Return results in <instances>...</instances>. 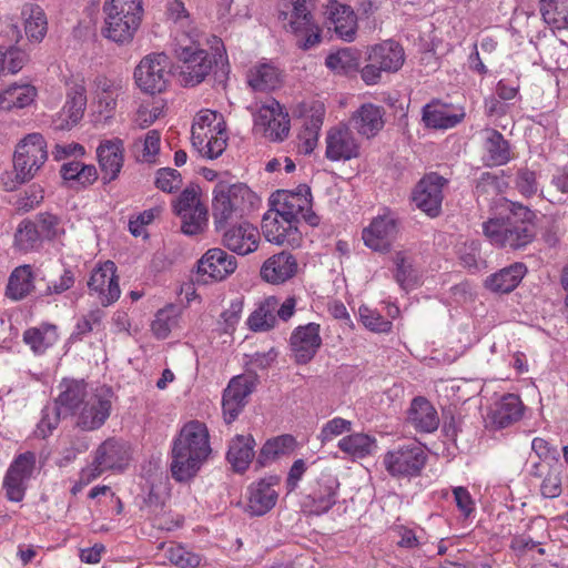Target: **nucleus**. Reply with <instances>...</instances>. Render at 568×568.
Returning <instances> with one entry per match:
<instances>
[{
	"instance_id": "obj_1",
	"label": "nucleus",
	"mask_w": 568,
	"mask_h": 568,
	"mask_svg": "<svg viewBox=\"0 0 568 568\" xmlns=\"http://www.w3.org/2000/svg\"><path fill=\"white\" fill-rule=\"evenodd\" d=\"M301 219L311 226H317L321 221L312 210L311 189L305 184L293 191L280 190L272 194L270 209L262 219V233L270 243L298 246L302 241Z\"/></svg>"
},
{
	"instance_id": "obj_2",
	"label": "nucleus",
	"mask_w": 568,
	"mask_h": 568,
	"mask_svg": "<svg viewBox=\"0 0 568 568\" xmlns=\"http://www.w3.org/2000/svg\"><path fill=\"white\" fill-rule=\"evenodd\" d=\"M212 453L207 427L200 420H190L173 439L170 470L178 483L194 478Z\"/></svg>"
},
{
	"instance_id": "obj_3",
	"label": "nucleus",
	"mask_w": 568,
	"mask_h": 568,
	"mask_svg": "<svg viewBox=\"0 0 568 568\" xmlns=\"http://www.w3.org/2000/svg\"><path fill=\"white\" fill-rule=\"evenodd\" d=\"M534 217V212L527 206L511 203L509 215L484 222L483 231L493 245L520 250L530 244L536 236Z\"/></svg>"
},
{
	"instance_id": "obj_4",
	"label": "nucleus",
	"mask_w": 568,
	"mask_h": 568,
	"mask_svg": "<svg viewBox=\"0 0 568 568\" xmlns=\"http://www.w3.org/2000/svg\"><path fill=\"white\" fill-rule=\"evenodd\" d=\"M199 37V32L191 29L175 44V57L182 63L179 80L183 87H195L203 82L211 73L213 65L224 59V54L219 49L214 54H210L200 48Z\"/></svg>"
},
{
	"instance_id": "obj_5",
	"label": "nucleus",
	"mask_w": 568,
	"mask_h": 568,
	"mask_svg": "<svg viewBox=\"0 0 568 568\" xmlns=\"http://www.w3.org/2000/svg\"><path fill=\"white\" fill-rule=\"evenodd\" d=\"M103 12V36L118 44H129L142 22V0H110L104 3Z\"/></svg>"
},
{
	"instance_id": "obj_6",
	"label": "nucleus",
	"mask_w": 568,
	"mask_h": 568,
	"mask_svg": "<svg viewBox=\"0 0 568 568\" xmlns=\"http://www.w3.org/2000/svg\"><path fill=\"white\" fill-rule=\"evenodd\" d=\"M48 159L47 143L41 133H30L17 145L13 155L14 179L2 178L6 191H13L18 185L32 180Z\"/></svg>"
},
{
	"instance_id": "obj_7",
	"label": "nucleus",
	"mask_w": 568,
	"mask_h": 568,
	"mask_svg": "<svg viewBox=\"0 0 568 568\" xmlns=\"http://www.w3.org/2000/svg\"><path fill=\"white\" fill-rule=\"evenodd\" d=\"M212 215L215 230L222 231L231 220L250 212L256 199L244 184H219L213 191Z\"/></svg>"
},
{
	"instance_id": "obj_8",
	"label": "nucleus",
	"mask_w": 568,
	"mask_h": 568,
	"mask_svg": "<svg viewBox=\"0 0 568 568\" xmlns=\"http://www.w3.org/2000/svg\"><path fill=\"white\" fill-rule=\"evenodd\" d=\"M428 456L418 443H407L388 450L383 456L386 471L394 478H415L422 475Z\"/></svg>"
},
{
	"instance_id": "obj_9",
	"label": "nucleus",
	"mask_w": 568,
	"mask_h": 568,
	"mask_svg": "<svg viewBox=\"0 0 568 568\" xmlns=\"http://www.w3.org/2000/svg\"><path fill=\"white\" fill-rule=\"evenodd\" d=\"M288 30L297 38L296 44L308 50L321 42V29L315 22V0H291Z\"/></svg>"
},
{
	"instance_id": "obj_10",
	"label": "nucleus",
	"mask_w": 568,
	"mask_h": 568,
	"mask_svg": "<svg viewBox=\"0 0 568 568\" xmlns=\"http://www.w3.org/2000/svg\"><path fill=\"white\" fill-rule=\"evenodd\" d=\"M170 62L164 53L145 55L134 71L136 85L145 93L163 92L170 80Z\"/></svg>"
},
{
	"instance_id": "obj_11",
	"label": "nucleus",
	"mask_w": 568,
	"mask_h": 568,
	"mask_svg": "<svg viewBox=\"0 0 568 568\" xmlns=\"http://www.w3.org/2000/svg\"><path fill=\"white\" fill-rule=\"evenodd\" d=\"M339 481L331 473H321L311 480L304 495L303 507L314 515L326 514L337 503Z\"/></svg>"
},
{
	"instance_id": "obj_12",
	"label": "nucleus",
	"mask_w": 568,
	"mask_h": 568,
	"mask_svg": "<svg viewBox=\"0 0 568 568\" xmlns=\"http://www.w3.org/2000/svg\"><path fill=\"white\" fill-rule=\"evenodd\" d=\"M112 390L99 387L84 400L75 413V425L81 430L93 432L101 428L110 417L112 409Z\"/></svg>"
},
{
	"instance_id": "obj_13",
	"label": "nucleus",
	"mask_w": 568,
	"mask_h": 568,
	"mask_svg": "<svg viewBox=\"0 0 568 568\" xmlns=\"http://www.w3.org/2000/svg\"><path fill=\"white\" fill-rule=\"evenodd\" d=\"M174 213L181 219V230L186 235L203 232L207 223V210L194 189H185L173 203Z\"/></svg>"
},
{
	"instance_id": "obj_14",
	"label": "nucleus",
	"mask_w": 568,
	"mask_h": 568,
	"mask_svg": "<svg viewBox=\"0 0 568 568\" xmlns=\"http://www.w3.org/2000/svg\"><path fill=\"white\" fill-rule=\"evenodd\" d=\"M254 124L273 142L286 139L291 129L288 113L275 99H270L260 106L254 115Z\"/></svg>"
},
{
	"instance_id": "obj_15",
	"label": "nucleus",
	"mask_w": 568,
	"mask_h": 568,
	"mask_svg": "<svg viewBox=\"0 0 568 568\" xmlns=\"http://www.w3.org/2000/svg\"><path fill=\"white\" fill-rule=\"evenodd\" d=\"M34 467L36 454L32 452L18 455L11 463L3 478V489L10 501L19 503L24 498Z\"/></svg>"
},
{
	"instance_id": "obj_16",
	"label": "nucleus",
	"mask_w": 568,
	"mask_h": 568,
	"mask_svg": "<svg viewBox=\"0 0 568 568\" xmlns=\"http://www.w3.org/2000/svg\"><path fill=\"white\" fill-rule=\"evenodd\" d=\"M85 108L87 89L83 81L71 82L68 84L64 105L52 120L53 130L64 131L77 125L83 118Z\"/></svg>"
},
{
	"instance_id": "obj_17",
	"label": "nucleus",
	"mask_w": 568,
	"mask_h": 568,
	"mask_svg": "<svg viewBox=\"0 0 568 568\" xmlns=\"http://www.w3.org/2000/svg\"><path fill=\"white\" fill-rule=\"evenodd\" d=\"M447 183V180L440 176L438 173L426 174L416 184L412 200L415 205L425 212L428 216L435 217L439 215L442 210V202L444 199L443 187Z\"/></svg>"
},
{
	"instance_id": "obj_18",
	"label": "nucleus",
	"mask_w": 568,
	"mask_h": 568,
	"mask_svg": "<svg viewBox=\"0 0 568 568\" xmlns=\"http://www.w3.org/2000/svg\"><path fill=\"white\" fill-rule=\"evenodd\" d=\"M256 376L239 375L233 377L223 392L222 408L224 420L234 422L246 404V398L256 386Z\"/></svg>"
},
{
	"instance_id": "obj_19",
	"label": "nucleus",
	"mask_w": 568,
	"mask_h": 568,
	"mask_svg": "<svg viewBox=\"0 0 568 568\" xmlns=\"http://www.w3.org/2000/svg\"><path fill=\"white\" fill-rule=\"evenodd\" d=\"M261 234L256 226L247 221L225 226L221 242L229 251L245 256L258 248Z\"/></svg>"
},
{
	"instance_id": "obj_20",
	"label": "nucleus",
	"mask_w": 568,
	"mask_h": 568,
	"mask_svg": "<svg viewBox=\"0 0 568 568\" xmlns=\"http://www.w3.org/2000/svg\"><path fill=\"white\" fill-rule=\"evenodd\" d=\"M88 287L90 294L97 295L103 306H108L118 301L121 290L114 262L106 261L94 268L89 278Z\"/></svg>"
},
{
	"instance_id": "obj_21",
	"label": "nucleus",
	"mask_w": 568,
	"mask_h": 568,
	"mask_svg": "<svg viewBox=\"0 0 568 568\" xmlns=\"http://www.w3.org/2000/svg\"><path fill=\"white\" fill-rule=\"evenodd\" d=\"M321 345L320 325L316 323L297 326L290 337L291 356L298 365L310 363Z\"/></svg>"
},
{
	"instance_id": "obj_22",
	"label": "nucleus",
	"mask_w": 568,
	"mask_h": 568,
	"mask_svg": "<svg viewBox=\"0 0 568 568\" xmlns=\"http://www.w3.org/2000/svg\"><path fill=\"white\" fill-rule=\"evenodd\" d=\"M399 231V221L394 212L386 211L375 217L363 231V241L374 251H387Z\"/></svg>"
},
{
	"instance_id": "obj_23",
	"label": "nucleus",
	"mask_w": 568,
	"mask_h": 568,
	"mask_svg": "<svg viewBox=\"0 0 568 568\" xmlns=\"http://www.w3.org/2000/svg\"><path fill=\"white\" fill-rule=\"evenodd\" d=\"M278 483L277 476H270L252 483L247 488L246 513L251 516L267 514L277 503L278 493L275 486Z\"/></svg>"
},
{
	"instance_id": "obj_24",
	"label": "nucleus",
	"mask_w": 568,
	"mask_h": 568,
	"mask_svg": "<svg viewBox=\"0 0 568 568\" xmlns=\"http://www.w3.org/2000/svg\"><path fill=\"white\" fill-rule=\"evenodd\" d=\"M297 272L298 262L296 257L287 251H282L264 261L260 275L266 283L278 285L293 278Z\"/></svg>"
},
{
	"instance_id": "obj_25",
	"label": "nucleus",
	"mask_w": 568,
	"mask_h": 568,
	"mask_svg": "<svg viewBox=\"0 0 568 568\" xmlns=\"http://www.w3.org/2000/svg\"><path fill=\"white\" fill-rule=\"evenodd\" d=\"M325 154L331 161H347L358 156L359 144L348 126L339 125L327 132Z\"/></svg>"
},
{
	"instance_id": "obj_26",
	"label": "nucleus",
	"mask_w": 568,
	"mask_h": 568,
	"mask_svg": "<svg viewBox=\"0 0 568 568\" xmlns=\"http://www.w3.org/2000/svg\"><path fill=\"white\" fill-rule=\"evenodd\" d=\"M465 118L463 108L433 100L423 108L422 120L426 128L447 130L455 128Z\"/></svg>"
},
{
	"instance_id": "obj_27",
	"label": "nucleus",
	"mask_w": 568,
	"mask_h": 568,
	"mask_svg": "<svg viewBox=\"0 0 568 568\" xmlns=\"http://www.w3.org/2000/svg\"><path fill=\"white\" fill-rule=\"evenodd\" d=\"M237 266L236 258L220 247L210 248L197 262V272L212 280L222 281Z\"/></svg>"
},
{
	"instance_id": "obj_28",
	"label": "nucleus",
	"mask_w": 568,
	"mask_h": 568,
	"mask_svg": "<svg viewBox=\"0 0 568 568\" xmlns=\"http://www.w3.org/2000/svg\"><path fill=\"white\" fill-rule=\"evenodd\" d=\"M324 14L326 16L329 29L333 28L341 39L348 42L355 39L357 19L349 6L331 0L326 6Z\"/></svg>"
},
{
	"instance_id": "obj_29",
	"label": "nucleus",
	"mask_w": 568,
	"mask_h": 568,
	"mask_svg": "<svg viewBox=\"0 0 568 568\" xmlns=\"http://www.w3.org/2000/svg\"><path fill=\"white\" fill-rule=\"evenodd\" d=\"M406 420L417 433L423 434H430L439 426V416L436 408L423 396L412 399Z\"/></svg>"
},
{
	"instance_id": "obj_30",
	"label": "nucleus",
	"mask_w": 568,
	"mask_h": 568,
	"mask_svg": "<svg viewBox=\"0 0 568 568\" xmlns=\"http://www.w3.org/2000/svg\"><path fill=\"white\" fill-rule=\"evenodd\" d=\"M124 145L121 139L105 140L97 149V155L103 179L115 180L123 166Z\"/></svg>"
},
{
	"instance_id": "obj_31",
	"label": "nucleus",
	"mask_w": 568,
	"mask_h": 568,
	"mask_svg": "<svg viewBox=\"0 0 568 568\" xmlns=\"http://www.w3.org/2000/svg\"><path fill=\"white\" fill-rule=\"evenodd\" d=\"M94 458L97 464L102 465L106 470H122L130 459L129 447L124 442L111 437L99 445L95 449Z\"/></svg>"
},
{
	"instance_id": "obj_32",
	"label": "nucleus",
	"mask_w": 568,
	"mask_h": 568,
	"mask_svg": "<svg viewBox=\"0 0 568 568\" xmlns=\"http://www.w3.org/2000/svg\"><path fill=\"white\" fill-rule=\"evenodd\" d=\"M351 124L358 134L373 138L384 128V109L372 103L363 104L352 115Z\"/></svg>"
},
{
	"instance_id": "obj_33",
	"label": "nucleus",
	"mask_w": 568,
	"mask_h": 568,
	"mask_svg": "<svg viewBox=\"0 0 568 568\" xmlns=\"http://www.w3.org/2000/svg\"><path fill=\"white\" fill-rule=\"evenodd\" d=\"M483 134L485 164L488 166H499L507 164L511 159L509 142L499 131L495 129H485Z\"/></svg>"
},
{
	"instance_id": "obj_34",
	"label": "nucleus",
	"mask_w": 568,
	"mask_h": 568,
	"mask_svg": "<svg viewBox=\"0 0 568 568\" xmlns=\"http://www.w3.org/2000/svg\"><path fill=\"white\" fill-rule=\"evenodd\" d=\"M59 389L60 393L54 403L64 413L74 415L90 395L83 381L63 379L59 385Z\"/></svg>"
},
{
	"instance_id": "obj_35",
	"label": "nucleus",
	"mask_w": 568,
	"mask_h": 568,
	"mask_svg": "<svg viewBox=\"0 0 568 568\" xmlns=\"http://www.w3.org/2000/svg\"><path fill=\"white\" fill-rule=\"evenodd\" d=\"M527 272L524 263L516 262L508 267L489 275L485 286L495 293H509L515 290Z\"/></svg>"
},
{
	"instance_id": "obj_36",
	"label": "nucleus",
	"mask_w": 568,
	"mask_h": 568,
	"mask_svg": "<svg viewBox=\"0 0 568 568\" xmlns=\"http://www.w3.org/2000/svg\"><path fill=\"white\" fill-rule=\"evenodd\" d=\"M405 60L403 48L395 41H385L374 45L368 53V61L379 64L386 72L398 71Z\"/></svg>"
},
{
	"instance_id": "obj_37",
	"label": "nucleus",
	"mask_w": 568,
	"mask_h": 568,
	"mask_svg": "<svg viewBox=\"0 0 568 568\" xmlns=\"http://www.w3.org/2000/svg\"><path fill=\"white\" fill-rule=\"evenodd\" d=\"M255 440L252 435H236L229 445L227 462L239 473L245 471L254 458Z\"/></svg>"
},
{
	"instance_id": "obj_38",
	"label": "nucleus",
	"mask_w": 568,
	"mask_h": 568,
	"mask_svg": "<svg viewBox=\"0 0 568 568\" xmlns=\"http://www.w3.org/2000/svg\"><path fill=\"white\" fill-rule=\"evenodd\" d=\"M523 409L518 395L506 394L495 404L490 416L491 422L498 428H505L521 418Z\"/></svg>"
},
{
	"instance_id": "obj_39",
	"label": "nucleus",
	"mask_w": 568,
	"mask_h": 568,
	"mask_svg": "<svg viewBox=\"0 0 568 568\" xmlns=\"http://www.w3.org/2000/svg\"><path fill=\"white\" fill-rule=\"evenodd\" d=\"M225 130L223 115L212 110H201L192 124V144H202L209 133H221Z\"/></svg>"
},
{
	"instance_id": "obj_40",
	"label": "nucleus",
	"mask_w": 568,
	"mask_h": 568,
	"mask_svg": "<svg viewBox=\"0 0 568 568\" xmlns=\"http://www.w3.org/2000/svg\"><path fill=\"white\" fill-rule=\"evenodd\" d=\"M37 97V90L33 85L12 84L0 92V109L10 111L14 108L22 109L30 105Z\"/></svg>"
},
{
	"instance_id": "obj_41",
	"label": "nucleus",
	"mask_w": 568,
	"mask_h": 568,
	"mask_svg": "<svg viewBox=\"0 0 568 568\" xmlns=\"http://www.w3.org/2000/svg\"><path fill=\"white\" fill-rule=\"evenodd\" d=\"M295 447L296 439L292 435H281L268 439L261 448L256 458V464L260 467H265L280 456L294 452Z\"/></svg>"
},
{
	"instance_id": "obj_42",
	"label": "nucleus",
	"mask_w": 568,
	"mask_h": 568,
	"mask_svg": "<svg viewBox=\"0 0 568 568\" xmlns=\"http://www.w3.org/2000/svg\"><path fill=\"white\" fill-rule=\"evenodd\" d=\"M278 300L275 296L265 298L247 318L250 329L254 332H266L276 324L275 311Z\"/></svg>"
},
{
	"instance_id": "obj_43",
	"label": "nucleus",
	"mask_w": 568,
	"mask_h": 568,
	"mask_svg": "<svg viewBox=\"0 0 568 568\" xmlns=\"http://www.w3.org/2000/svg\"><path fill=\"white\" fill-rule=\"evenodd\" d=\"M24 31L30 40L40 42L48 30L47 16L43 9L34 3L23 6Z\"/></svg>"
},
{
	"instance_id": "obj_44",
	"label": "nucleus",
	"mask_w": 568,
	"mask_h": 568,
	"mask_svg": "<svg viewBox=\"0 0 568 568\" xmlns=\"http://www.w3.org/2000/svg\"><path fill=\"white\" fill-rule=\"evenodd\" d=\"M34 288L33 275L30 265H22L11 273L7 285V295L19 301L24 298Z\"/></svg>"
},
{
	"instance_id": "obj_45",
	"label": "nucleus",
	"mask_w": 568,
	"mask_h": 568,
	"mask_svg": "<svg viewBox=\"0 0 568 568\" xmlns=\"http://www.w3.org/2000/svg\"><path fill=\"white\" fill-rule=\"evenodd\" d=\"M337 446L354 458H364L373 453L376 439L364 433H355L339 439Z\"/></svg>"
},
{
	"instance_id": "obj_46",
	"label": "nucleus",
	"mask_w": 568,
	"mask_h": 568,
	"mask_svg": "<svg viewBox=\"0 0 568 568\" xmlns=\"http://www.w3.org/2000/svg\"><path fill=\"white\" fill-rule=\"evenodd\" d=\"M60 174L64 181L77 183L81 186H88L98 179L95 166L80 161H70L62 164Z\"/></svg>"
},
{
	"instance_id": "obj_47",
	"label": "nucleus",
	"mask_w": 568,
	"mask_h": 568,
	"mask_svg": "<svg viewBox=\"0 0 568 568\" xmlns=\"http://www.w3.org/2000/svg\"><path fill=\"white\" fill-rule=\"evenodd\" d=\"M57 339V328L53 325L32 327L23 333V342L29 345L36 354L44 353Z\"/></svg>"
},
{
	"instance_id": "obj_48",
	"label": "nucleus",
	"mask_w": 568,
	"mask_h": 568,
	"mask_svg": "<svg viewBox=\"0 0 568 568\" xmlns=\"http://www.w3.org/2000/svg\"><path fill=\"white\" fill-rule=\"evenodd\" d=\"M539 10L546 23L556 29L568 28V0H540Z\"/></svg>"
},
{
	"instance_id": "obj_49",
	"label": "nucleus",
	"mask_w": 568,
	"mask_h": 568,
	"mask_svg": "<svg viewBox=\"0 0 568 568\" xmlns=\"http://www.w3.org/2000/svg\"><path fill=\"white\" fill-rule=\"evenodd\" d=\"M361 54L358 51L346 48L329 54L325 64L328 69L339 74H349L359 69Z\"/></svg>"
},
{
	"instance_id": "obj_50",
	"label": "nucleus",
	"mask_w": 568,
	"mask_h": 568,
	"mask_svg": "<svg viewBox=\"0 0 568 568\" xmlns=\"http://www.w3.org/2000/svg\"><path fill=\"white\" fill-rule=\"evenodd\" d=\"M280 81V74L275 67L263 63L251 69L247 74V82L255 91L274 89Z\"/></svg>"
},
{
	"instance_id": "obj_51",
	"label": "nucleus",
	"mask_w": 568,
	"mask_h": 568,
	"mask_svg": "<svg viewBox=\"0 0 568 568\" xmlns=\"http://www.w3.org/2000/svg\"><path fill=\"white\" fill-rule=\"evenodd\" d=\"M41 235L37 225L31 221H22L14 235V242L19 250L28 252L37 248L41 243Z\"/></svg>"
},
{
	"instance_id": "obj_52",
	"label": "nucleus",
	"mask_w": 568,
	"mask_h": 568,
	"mask_svg": "<svg viewBox=\"0 0 568 568\" xmlns=\"http://www.w3.org/2000/svg\"><path fill=\"white\" fill-rule=\"evenodd\" d=\"M178 324L176 315H175V308L174 306H169L166 308L160 310L156 315L155 320L152 322V332L153 334L160 338L164 339L169 336L172 328L175 327Z\"/></svg>"
},
{
	"instance_id": "obj_53",
	"label": "nucleus",
	"mask_w": 568,
	"mask_h": 568,
	"mask_svg": "<svg viewBox=\"0 0 568 568\" xmlns=\"http://www.w3.org/2000/svg\"><path fill=\"white\" fill-rule=\"evenodd\" d=\"M202 144H192L203 156L207 159L219 158L226 148V132L209 133V136L203 139Z\"/></svg>"
},
{
	"instance_id": "obj_54",
	"label": "nucleus",
	"mask_w": 568,
	"mask_h": 568,
	"mask_svg": "<svg viewBox=\"0 0 568 568\" xmlns=\"http://www.w3.org/2000/svg\"><path fill=\"white\" fill-rule=\"evenodd\" d=\"M358 314L361 322L369 331L375 333H388L392 331V322L385 320L377 311L363 305L358 308Z\"/></svg>"
},
{
	"instance_id": "obj_55",
	"label": "nucleus",
	"mask_w": 568,
	"mask_h": 568,
	"mask_svg": "<svg viewBox=\"0 0 568 568\" xmlns=\"http://www.w3.org/2000/svg\"><path fill=\"white\" fill-rule=\"evenodd\" d=\"M164 556L179 568H194L200 565V557L180 545L170 546L165 549Z\"/></svg>"
},
{
	"instance_id": "obj_56",
	"label": "nucleus",
	"mask_w": 568,
	"mask_h": 568,
	"mask_svg": "<svg viewBox=\"0 0 568 568\" xmlns=\"http://www.w3.org/2000/svg\"><path fill=\"white\" fill-rule=\"evenodd\" d=\"M396 282L404 288L408 290L417 283V275L413 270L412 265L406 261L402 253H397L395 257Z\"/></svg>"
},
{
	"instance_id": "obj_57",
	"label": "nucleus",
	"mask_w": 568,
	"mask_h": 568,
	"mask_svg": "<svg viewBox=\"0 0 568 568\" xmlns=\"http://www.w3.org/2000/svg\"><path fill=\"white\" fill-rule=\"evenodd\" d=\"M61 408L54 403L47 405L42 409V417L38 424V434L45 438L58 426L61 415Z\"/></svg>"
},
{
	"instance_id": "obj_58",
	"label": "nucleus",
	"mask_w": 568,
	"mask_h": 568,
	"mask_svg": "<svg viewBox=\"0 0 568 568\" xmlns=\"http://www.w3.org/2000/svg\"><path fill=\"white\" fill-rule=\"evenodd\" d=\"M352 428V422L342 417H335L323 425L318 439L322 444L331 442L333 438L342 435L345 432H349Z\"/></svg>"
},
{
	"instance_id": "obj_59",
	"label": "nucleus",
	"mask_w": 568,
	"mask_h": 568,
	"mask_svg": "<svg viewBox=\"0 0 568 568\" xmlns=\"http://www.w3.org/2000/svg\"><path fill=\"white\" fill-rule=\"evenodd\" d=\"M161 135L158 130H150L143 140L142 153L138 160L145 163H154L160 152Z\"/></svg>"
},
{
	"instance_id": "obj_60",
	"label": "nucleus",
	"mask_w": 568,
	"mask_h": 568,
	"mask_svg": "<svg viewBox=\"0 0 568 568\" xmlns=\"http://www.w3.org/2000/svg\"><path fill=\"white\" fill-rule=\"evenodd\" d=\"M243 297H236L231 302L230 307L221 314V325H223L224 333L231 334L235 329L243 312Z\"/></svg>"
},
{
	"instance_id": "obj_61",
	"label": "nucleus",
	"mask_w": 568,
	"mask_h": 568,
	"mask_svg": "<svg viewBox=\"0 0 568 568\" xmlns=\"http://www.w3.org/2000/svg\"><path fill=\"white\" fill-rule=\"evenodd\" d=\"M182 183L181 174L171 168H163L156 172L155 185L163 192L171 193Z\"/></svg>"
},
{
	"instance_id": "obj_62",
	"label": "nucleus",
	"mask_w": 568,
	"mask_h": 568,
	"mask_svg": "<svg viewBox=\"0 0 568 568\" xmlns=\"http://www.w3.org/2000/svg\"><path fill=\"white\" fill-rule=\"evenodd\" d=\"M162 212L160 206L145 210L129 221V230L133 236H141L145 233V225H149Z\"/></svg>"
},
{
	"instance_id": "obj_63",
	"label": "nucleus",
	"mask_w": 568,
	"mask_h": 568,
	"mask_svg": "<svg viewBox=\"0 0 568 568\" xmlns=\"http://www.w3.org/2000/svg\"><path fill=\"white\" fill-rule=\"evenodd\" d=\"M516 187L525 196L534 195L538 190L536 174L528 169H520L516 176Z\"/></svg>"
},
{
	"instance_id": "obj_64",
	"label": "nucleus",
	"mask_w": 568,
	"mask_h": 568,
	"mask_svg": "<svg viewBox=\"0 0 568 568\" xmlns=\"http://www.w3.org/2000/svg\"><path fill=\"white\" fill-rule=\"evenodd\" d=\"M42 239L51 240L58 234L59 219L50 213H40L33 222Z\"/></svg>"
}]
</instances>
